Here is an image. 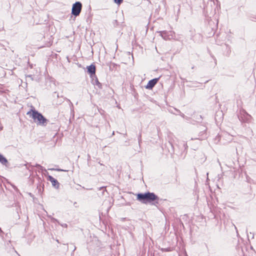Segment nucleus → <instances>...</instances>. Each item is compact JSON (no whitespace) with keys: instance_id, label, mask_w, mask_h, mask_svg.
I'll return each mask as SVG.
<instances>
[{"instance_id":"nucleus-1","label":"nucleus","mask_w":256,"mask_h":256,"mask_svg":"<svg viewBox=\"0 0 256 256\" xmlns=\"http://www.w3.org/2000/svg\"><path fill=\"white\" fill-rule=\"evenodd\" d=\"M136 200L144 204H150L156 206L159 204L160 198L154 192H146L136 194Z\"/></svg>"},{"instance_id":"nucleus-2","label":"nucleus","mask_w":256,"mask_h":256,"mask_svg":"<svg viewBox=\"0 0 256 256\" xmlns=\"http://www.w3.org/2000/svg\"><path fill=\"white\" fill-rule=\"evenodd\" d=\"M26 114L32 118L38 125L46 126L48 122V120L42 113L38 112L34 107L27 112Z\"/></svg>"},{"instance_id":"nucleus-3","label":"nucleus","mask_w":256,"mask_h":256,"mask_svg":"<svg viewBox=\"0 0 256 256\" xmlns=\"http://www.w3.org/2000/svg\"><path fill=\"white\" fill-rule=\"evenodd\" d=\"M82 4L80 2H76L72 6V14L75 17L78 16L81 12Z\"/></svg>"},{"instance_id":"nucleus-4","label":"nucleus","mask_w":256,"mask_h":256,"mask_svg":"<svg viewBox=\"0 0 256 256\" xmlns=\"http://www.w3.org/2000/svg\"><path fill=\"white\" fill-rule=\"evenodd\" d=\"M86 72L90 75V78L94 76L96 72V66L94 63H92L86 68Z\"/></svg>"},{"instance_id":"nucleus-5","label":"nucleus","mask_w":256,"mask_h":256,"mask_svg":"<svg viewBox=\"0 0 256 256\" xmlns=\"http://www.w3.org/2000/svg\"><path fill=\"white\" fill-rule=\"evenodd\" d=\"M160 78V76L158 78H154L150 80L147 84L145 86V88L148 90H151L156 85V84L158 82Z\"/></svg>"},{"instance_id":"nucleus-6","label":"nucleus","mask_w":256,"mask_h":256,"mask_svg":"<svg viewBox=\"0 0 256 256\" xmlns=\"http://www.w3.org/2000/svg\"><path fill=\"white\" fill-rule=\"evenodd\" d=\"M47 180L52 183L53 187L56 189L59 188L60 184L56 179L54 178L52 176L48 175Z\"/></svg>"},{"instance_id":"nucleus-7","label":"nucleus","mask_w":256,"mask_h":256,"mask_svg":"<svg viewBox=\"0 0 256 256\" xmlns=\"http://www.w3.org/2000/svg\"><path fill=\"white\" fill-rule=\"evenodd\" d=\"M250 117V116L245 111L238 116L239 120L242 122H247L249 120Z\"/></svg>"},{"instance_id":"nucleus-8","label":"nucleus","mask_w":256,"mask_h":256,"mask_svg":"<svg viewBox=\"0 0 256 256\" xmlns=\"http://www.w3.org/2000/svg\"><path fill=\"white\" fill-rule=\"evenodd\" d=\"M215 120L216 122H219L222 120L223 113L222 111L216 112L215 114Z\"/></svg>"},{"instance_id":"nucleus-9","label":"nucleus","mask_w":256,"mask_h":256,"mask_svg":"<svg viewBox=\"0 0 256 256\" xmlns=\"http://www.w3.org/2000/svg\"><path fill=\"white\" fill-rule=\"evenodd\" d=\"M0 162L6 167L9 166V162L5 156L0 153Z\"/></svg>"},{"instance_id":"nucleus-10","label":"nucleus","mask_w":256,"mask_h":256,"mask_svg":"<svg viewBox=\"0 0 256 256\" xmlns=\"http://www.w3.org/2000/svg\"><path fill=\"white\" fill-rule=\"evenodd\" d=\"M202 131L200 132V136H202V138H198V139H204L207 138L206 134L205 132L206 130V128H205V126H202V128H200Z\"/></svg>"},{"instance_id":"nucleus-11","label":"nucleus","mask_w":256,"mask_h":256,"mask_svg":"<svg viewBox=\"0 0 256 256\" xmlns=\"http://www.w3.org/2000/svg\"><path fill=\"white\" fill-rule=\"evenodd\" d=\"M160 34V36L165 40H168L169 36L168 35V32L166 31H160L158 32Z\"/></svg>"},{"instance_id":"nucleus-12","label":"nucleus","mask_w":256,"mask_h":256,"mask_svg":"<svg viewBox=\"0 0 256 256\" xmlns=\"http://www.w3.org/2000/svg\"><path fill=\"white\" fill-rule=\"evenodd\" d=\"M92 80V82L93 84H97L99 81L98 80V78H97L96 74L94 76H92V78H90Z\"/></svg>"},{"instance_id":"nucleus-13","label":"nucleus","mask_w":256,"mask_h":256,"mask_svg":"<svg viewBox=\"0 0 256 256\" xmlns=\"http://www.w3.org/2000/svg\"><path fill=\"white\" fill-rule=\"evenodd\" d=\"M37 168L40 169L42 171H46V168L43 167L41 165H40V164H36L35 166Z\"/></svg>"},{"instance_id":"nucleus-14","label":"nucleus","mask_w":256,"mask_h":256,"mask_svg":"<svg viewBox=\"0 0 256 256\" xmlns=\"http://www.w3.org/2000/svg\"><path fill=\"white\" fill-rule=\"evenodd\" d=\"M50 170H56V171H58V172H68V170H62L61 168H50Z\"/></svg>"},{"instance_id":"nucleus-15","label":"nucleus","mask_w":256,"mask_h":256,"mask_svg":"<svg viewBox=\"0 0 256 256\" xmlns=\"http://www.w3.org/2000/svg\"><path fill=\"white\" fill-rule=\"evenodd\" d=\"M123 0H114V2L118 5H120L123 2Z\"/></svg>"},{"instance_id":"nucleus-16","label":"nucleus","mask_w":256,"mask_h":256,"mask_svg":"<svg viewBox=\"0 0 256 256\" xmlns=\"http://www.w3.org/2000/svg\"><path fill=\"white\" fill-rule=\"evenodd\" d=\"M162 250L163 252H168L170 251V248H162Z\"/></svg>"},{"instance_id":"nucleus-17","label":"nucleus","mask_w":256,"mask_h":256,"mask_svg":"<svg viewBox=\"0 0 256 256\" xmlns=\"http://www.w3.org/2000/svg\"><path fill=\"white\" fill-rule=\"evenodd\" d=\"M94 85L98 86V88L100 89H102V83H100V82L97 84H95Z\"/></svg>"},{"instance_id":"nucleus-18","label":"nucleus","mask_w":256,"mask_h":256,"mask_svg":"<svg viewBox=\"0 0 256 256\" xmlns=\"http://www.w3.org/2000/svg\"><path fill=\"white\" fill-rule=\"evenodd\" d=\"M52 220L54 222H58V224H60L58 220L54 218H52Z\"/></svg>"},{"instance_id":"nucleus-19","label":"nucleus","mask_w":256,"mask_h":256,"mask_svg":"<svg viewBox=\"0 0 256 256\" xmlns=\"http://www.w3.org/2000/svg\"><path fill=\"white\" fill-rule=\"evenodd\" d=\"M26 77L30 78L32 80H34L33 76L31 74L27 75Z\"/></svg>"},{"instance_id":"nucleus-20","label":"nucleus","mask_w":256,"mask_h":256,"mask_svg":"<svg viewBox=\"0 0 256 256\" xmlns=\"http://www.w3.org/2000/svg\"><path fill=\"white\" fill-rule=\"evenodd\" d=\"M183 144H184V150H186L188 148L187 144L186 143H184Z\"/></svg>"},{"instance_id":"nucleus-21","label":"nucleus","mask_w":256,"mask_h":256,"mask_svg":"<svg viewBox=\"0 0 256 256\" xmlns=\"http://www.w3.org/2000/svg\"><path fill=\"white\" fill-rule=\"evenodd\" d=\"M24 165L26 166V168H27V169H28V170H29V168H28V166H32H32L30 164H28V163H26V164Z\"/></svg>"},{"instance_id":"nucleus-22","label":"nucleus","mask_w":256,"mask_h":256,"mask_svg":"<svg viewBox=\"0 0 256 256\" xmlns=\"http://www.w3.org/2000/svg\"><path fill=\"white\" fill-rule=\"evenodd\" d=\"M250 236H252V238H254V234L251 232H250Z\"/></svg>"},{"instance_id":"nucleus-23","label":"nucleus","mask_w":256,"mask_h":256,"mask_svg":"<svg viewBox=\"0 0 256 256\" xmlns=\"http://www.w3.org/2000/svg\"><path fill=\"white\" fill-rule=\"evenodd\" d=\"M142 138V134L141 132H140L138 136V139H140Z\"/></svg>"},{"instance_id":"nucleus-24","label":"nucleus","mask_w":256,"mask_h":256,"mask_svg":"<svg viewBox=\"0 0 256 256\" xmlns=\"http://www.w3.org/2000/svg\"><path fill=\"white\" fill-rule=\"evenodd\" d=\"M142 142V138H140V139H138V142L139 145L140 144V143Z\"/></svg>"},{"instance_id":"nucleus-25","label":"nucleus","mask_w":256,"mask_h":256,"mask_svg":"<svg viewBox=\"0 0 256 256\" xmlns=\"http://www.w3.org/2000/svg\"><path fill=\"white\" fill-rule=\"evenodd\" d=\"M61 226H62L66 227H66H67V226H68V225H67L66 224H61Z\"/></svg>"},{"instance_id":"nucleus-26","label":"nucleus","mask_w":256,"mask_h":256,"mask_svg":"<svg viewBox=\"0 0 256 256\" xmlns=\"http://www.w3.org/2000/svg\"><path fill=\"white\" fill-rule=\"evenodd\" d=\"M4 234V232L2 230V228H0V234Z\"/></svg>"},{"instance_id":"nucleus-27","label":"nucleus","mask_w":256,"mask_h":256,"mask_svg":"<svg viewBox=\"0 0 256 256\" xmlns=\"http://www.w3.org/2000/svg\"><path fill=\"white\" fill-rule=\"evenodd\" d=\"M118 22V20H114V24L115 26V24H117Z\"/></svg>"},{"instance_id":"nucleus-28","label":"nucleus","mask_w":256,"mask_h":256,"mask_svg":"<svg viewBox=\"0 0 256 256\" xmlns=\"http://www.w3.org/2000/svg\"><path fill=\"white\" fill-rule=\"evenodd\" d=\"M0 178L1 179H2V178H4V179H5V178H4V177H2V176H0Z\"/></svg>"},{"instance_id":"nucleus-29","label":"nucleus","mask_w":256,"mask_h":256,"mask_svg":"<svg viewBox=\"0 0 256 256\" xmlns=\"http://www.w3.org/2000/svg\"><path fill=\"white\" fill-rule=\"evenodd\" d=\"M13 187H14V188L15 190H16V189H17L16 187L15 186H14Z\"/></svg>"},{"instance_id":"nucleus-30","label":"nucleus","mask_w":256,"mask_h":256,"mask_svg":"<svg viewBox=\"0 0 256 256\" xmlns=\"http://www.w3.org/2000/svg\"><path fill=\"white\" fill-rule=\"evenodd\" d=\"M249 236H250V234H248V237L249 238Z\"/></svg>"}]
</instances>
